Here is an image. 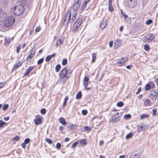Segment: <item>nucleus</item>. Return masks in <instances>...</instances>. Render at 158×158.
I'll return each instance as SVG.
<instances>
[{"instance_id":"nucleus-1","label":"nucleus","mask_w":158,"mask_h":158,"mask_svg":"<svg viewBox=\"0 0 158 158\" xmlns=\"http://www.w3.org/2000/svg\"><path fill=\"white\" fill-rule=\"evenodd\" d=\"M81 3L80 0H78L73 5L72 7L73 12L68 10L66 12L63 19L64 22L66 24L72 22L75 19L77 13V11Z\"/></svg>"},{"instance_id":"nucleus-2","label":"nucleus","mask_w":158,"mask_h":158,"mask_svg":"<svg viewBox=\"0 0 158 158\" xmlns=\"http://www.w3.org/2000/svg\"><path fill=\"white\" fill-rule=\"evenodd\" d=\"M24 11L23 6L21 5L16 6L11 9V13L16 15H19L23 14Z\"/></svg>"},{"instance_id":"nucleus-3","label":"nucleus","mask_w":158,"mask_h":158,"mask_svg":"<svg viewBox=\"0 0 158 158\" xmlns=\"http://www.w3.org/2000/svg\"><path fill=\"white\" fill-rule=\"evenodd\" d=\"M15 21L14 17L10 16L6 18L4 22V25L6 27H10L13 25Z\"/></svg>"},{"instance_id":"nucleus-4","label":"nucleus","mask_w":158,"mask_h":158,"mask_svg":"<svg viewBox=\"0 0 158 158\" xmlns=\"http://www.w3.org/2000/svg\"><path fill=\"white\" fill-rule=\"evenodd\" d=\"M124 3L128 7L133 8L137 3V0H124Z\"/></svg>"},{"instance_id":"nucleus-5","label":"nucleus","mask_w":158,"mask_h":158,"mask_svg":"<svg viewBox=\"0 0 158 158\" xmlns=\"http://www.w3.org/2000/svg\"><path fill=\"white\" fill-rule=\"evenodd\" d=\"M82 23V20L81 19H77L73 25V29L74 31H76L80 28Z\"/></svg>"},{"instance_id":"nucleus-6","label":"nucleus","mask_w":158,"mask_h":158,"mask_svg":"<svg viewBox=\"0 0 158 158\" xmlns=\"http://www.w3.org/2000/svg\"><path fill=\"white\" fill-rule=\"evenodd\" d=\"M67 69L65 68L63 69L60 72L59 76L61 78H64V77L66 78V79H68L69 76L67 75L66 76L67 73Z\"/></svg>"},{"instance_id":"nucleus-7","label":"nucleus","mask_w":158,"mask_h":158,"mask_svg":"<svg viewBox=\"0 0 158 158\" xmlns=\"http://www.w3.org/2000/svg\"><path fill=\"white\" fill-rule=\"evenodd\" d=\"M122 41L120 39H117L114 43V47L116 49L118 48L121 45Z\"/></svg>"},{"instance_id":"nucleus-8","label":"nucleus","mask_w":158,"mask_h":158,"mask_svg":"<svg viewBox=\"0 0 158 158\" xmlns=\"http://www.w3.org/2000/svg\"><path fill=\"white\" fill-rule=\"evenodd\" d=\"M119 114L118 112H117L115 114L114 117L111 120L110 122L112 123H115L119 121L120 119Z\"/></svg>"},{"instance_id":"nucleus-9","label":"nucleus","mask_w":158,"mask_h":158,"mask_svg":"<svg viewBox=\"0 0 158 158\" xmlns=\"http://www.w3.org/2000/svg\"><path fill=\"white\" fill-rule=\"evenodd\" d=\"M107 19L105 18H103L100 24V28L102 29H104L107 25Z\"/></svg>"},{"instance_id":"nucleus-10","label":"nucleus","mask_w":158,"mask_h":158,"mask_svg":"<svg viewBox=\"0 0 158 158\" xmlns=\"http://www.w3.org/2000/svg\"><path fill=\"white\" fill-rule=\"evenodd\" d=\"M89 78L86 77H85L83 80V85L85 87V88L86 90H89L90 88H87V86L88 84Z\"/></svg>"},{"instance_id":"nucleus-11","label":"nucleus","mask_w":158,"mask_h":158,"mask_svg":"<svg viewBox=\"0 0 158 158\" xmlns=\"http://www.w3.org/2000/svg\"><path fill=\"white\" fill-rule=\"evenodd\" d=\"M7 16V13L4 11H2V13L0 14V22L2 21Z\"/></svg>"},{"instance_id":"nucleus-12","label":"nucleus","mask_w":158,"mask_h":158,"mask_svg":"<svg viewBox=\"0 0 158 158\" xmlns=\"http://www.w3.org/2000/svg\"><path fill=\"white\" fill-rule=\"evenodd\" d=\"M35 54V51L33 49H32L29 53V54L27 58V60H31V59L32 58Z\"/></svg>"},{"instance_id":"nucleus-13","label":"nucleus","mask_w":158,"mask_h":158,"mask_svg":"<svg viewBox=\"0 0 158 158\" xmlns=\"http://www.w3.org/2000/svg\"><path fill=\"white\" fill-rule=\"evenodd\" d=\"M64 42V40H62L60 39H58L57 40L56 44V48H57L58 46H60V45L63 44Z\"/></svg>"},{"instance_id":"nucleus-14","label":"nucleus","mask_w":158,"mask_h":158,"mask_svg":"<svg viewBox=\"0 0 158 158\" xmlns=\"http://www.w3.org/2000/svg\"><path fill=\"white\" fill-rule=\"evenodd\" d=\"M22 64V63L20 62L19 61L16 64H15L14 66L12 69V70L13 71H14L16 69H18L19 67Z\"/></svg>"},{"instance_id":"nucleus-15","label":"nucleus","mask_w":158,"mask_h":158,"mask_svg":"<svg viewBox=\"0 0 158 158\" xmlns=\"http://www.w3.org/2000/svg\"><path fill=\"white\" fill-rule=\"evenodd\" d=\"M34 66L29 67L26 70L25 73L24 74L25 76L27 75L33 69Z\"/></svg>"},{"instance_id":"nucleus-16","label":"nucleus","mask_w":158,"mask_h":158,"mask_svg":"<svg viewBox=\"0 0 158 158\" xmlns=\"http://www.w3.org/2000/svg\"><path fill=\"white\" fill-rule=\"evenodd\" d=\"M10 38L8 37H6L4 42V44L6 45H8L10 44Z\"/></svg>"},{"instance_id":"nucleus-17","label":"nucleus","mask_w":158,"mask_h":158,"mask_svg":"<svg viewBox=\"0 0 158 158\" xmlns=\"http://www.w3.org/2000/svg\"><path fill=\"white\" fill-rule=\"evenodd\" d=\"M34 122L36 125H39L41 123V120L40 118H37L35 120H34Z\"/></svg>"},{"instance_id":"nucleus-18","label":"nucleus","mask_w":158,"mask_h":158,"mask_svg":"<svg viewBox=\"0 0 158 158\" xmlns=\"http://www.w3.org/2000/svg\"><path fill=\"white\" fill-rule=\"evenodd\" d=\"M56 56L55 54H53L52 55H50L47 56L46 59L45 61L46 62L49 61L52 57H55Z\"/></svg>"},{"instance_id":"nucleus-19","label":"nucleus","mask_w":158,"mask_h":158,"mask_svg":"<svg viewBox=\"0 0 158 158\" xmlns=\"http://www.w3.org/2000/svg\"><path fill=\"white\" fill-rule=\"evenodd\" d=\"M147 35L148 37V38L151 41L153 40L155 37V35L153 34L149 33Z\"/></svg>"},{"instance_id":"nucleus-20","label":"nucleus","mask_w":158,"mask_h":158,"mask_svg":"<svg viewBox=\"0 0 158 158\" xmlns=\"http://www.w3.org/2000/svg\"><path fill=\"white\" fill-rule=\"evenodd\" d=\"M143 40L145 43L150 42V40L148 38V37L146 35L143 38Z\"/></svg>"},{"instance_id":"nucleus-21","label":"nucleus","mask_w":158,"mask_h":158,"mask_svg":"<svg viewBox=\"0 0 158 158\" xmlns=\"http://www.w3.org/2000/svg\"><path fill=\"white\" fill-rule=\"evenodd\" d=\"M59 121L63 125H66V123L64 118L62 117L60 118L59 119Z\"/></svg>"},{"instance_id":"nucleus-22","label":"nucleus","mask_w":158,"mask_h":158,"mask_svg":"<svg viewBox=\"0 0 158 158\" xmlns=\"http://www.w3.org/2000/svg\"><path fill=\"white\" fill-rule=\"evenodd\" d=\"M111 2V0H109V10L111 11L113 10V8Z\"/></svg>"},{"instance_id":"nucleus-23","label":"nucleus","mask_w":158,"mask_h":158,"mask_svg":"<svg viewBox=\"0 0 158 158\" xmlns=\"http://www.w3.org/2000/svg\"><path fill=\"white\" fill-rule=\"evenodd\" d=\"M149 117V115L147 114H143L140 116V119H143L145 118H147Z\"/></svg>"},{"instance_id":"nucleus-24","label":"nucleus","mask_w":158,"mask_h":158,"mask_svg":"<svg viewBox=\"0 0 158 158\" xmlns=\"http://www.w3.org/2000/svg\"><path fill=\"white\" fill-rule=\"evenodd\" d=\"M96 56L97 54L95 53H93L92 55V62L93 63H94L96 60Z\"/></svg>"},{"instance_id":"nucleus-25","label":"nucleus","mask_w":158,"mask_h":158,"mask_svg":"<svg viewBox=\"0 0 158 158\" xmlns=\"http://www.w3.org/2000/svg\"><path fill=\"white\" fill-rule=\"evenodd\" d=\"M7 124L6 123L3 121L2 120H0V128H2L4 125H6Z\"/></svg>"},{"instance_id":"nucleus-26","label":"nucleus","mask_w":158,"mask_h":158,"mask_svg":"<svg viewBox=\"0 0 158 158\" xmlns=\"http://www.w3.org/2000/svg\"><path fill=\"white\" fill-rule=\"evenodd\" d=\"M69 97L68 96H66L65 97V98H64V102L63 104V106H66V103L67 102L68 100L69 99Z\"/></svg>"},{"instance_id":"nucleus-27","label":"nucleus","mask_w":158,"mask_h":158,"mask_svg":"<svg viewBox=\"0 0 158 158\" xmlns=\"http://www.w3.org/2000/svg\"><path fill=\"white\" fill-rule=\"evenodd\" d=\"M87 140L86 139H84L81 140L80 141V144L81 145H85L86 144Z\"/></svg>"},{"instance_id":"nucleus-28","label":"nucleus","mask_w":158,"mask_h":158,"mask_svg":"<svg viewBox=\"0 0 158 158\" xmlns=\"http://www.w3.org/2000/svg\"><path fill=\"white\" fill-rule=\"evenodd\" d=\"M143 126H137V130L138 132H139L143 130Z\"/></svg>"},{"instance_id":"nucleus-29","label":"nucleus","mask_w":158,"mask_h":158,"mask_svg":"<svg viewBox=\"0 0 158 158\" xmlns=\"http://www.w3.org/2000/svg\"><path fill=\"white\" fill-rule=\"evenodd\" d=\"M132 135L133 134L132 133H130L129 134L126 135V139H127L131 138L132 137Z\"/></svg>"},{"instance_id":"nucleus-30","label":"nucleus","mask_w":158,"mask_h":158,"mask_svg":"<svg viewBox=\"0 0 158 158\" xmlns=\"http://www.w3.org/2000/svg\"><path fill=\"white\" fill-rule=\"evenodd\" d=\"M124 64V63L123 61H122L121 60H120L117 63V64L119 66H121L123 65Z\"/></svg>"},{"instance_id":"nucleus-31","label":"nucleus","mask_w":158,"mask_h":158,"mask_svg":"<svg viewBox=\"0 0 158 158\" xmlns=\"http://www.w3.org/2000/svg\"><path fill=\"white\" fill-rule=\"evenodd\" d=\"M151 94L154 96H156L157 95V93L156 91H151Z\"/></svg>"},{"instance_id":"nucleus-32","label":"nucleus","mask_w":158,"mask_h":158,"mask_svg":"<svg viewBox=\"0 0 158 158\" xmlns=\"http://www.w3.org/2000/svg\"><path fill=\"white\" fill-rule=\"evenodd\" d=\"M81 97V93L80 92H78L76 95V98L77 99H80Z\"/></svg>"},{"instance_id":"nucleus-33","label":"nucleus","mask_w":158,"mask_h":158,"mask_svg":"<svg viewBox=\"0 0 158 158\" xmlns=\"http://www.w3.org/2000/svg\"><path fill=\"white\" fill-rule=\"evenodd\" d=\"M150 88V85L148 84H147L145 86V89L146 91H148L149 90Z\"/></svg>"},{"instance_id":"nucleus-34","label":"nucleus","mask_w":158,"mask_h":158,"mask_svg":"<svg viewBox=\"0 0 158 158\" xmlns=\"http://www.w3.org/2000/svg\"><path fill=\"white\" fill-rule=\"evenodd\" d=\"M87 3V2H84L82 4L81 7V9L82 10H83L85 8Z\"/></svg>"},{"instance_id":"nucleus-35","label":"nucleus","mask_w":158,"mask_h":158,"mask_svg":"<svg viewBox=\"0 0 158 158\" xmlns=\"http://www.w3.org/2000/svg\"><path fill=\"white\" fill-rule=\"evenodd\" d=\"M131 117V114H127L125 115L124 116V118L126 119H128L130 118Z\"/></svg>"},{"instance_id":"nucleus-36","label":"nucleus","mask_w":158,"mask_h":158,"mask_svg":"<svg viewBox=\"0 0 158 158\" xmlns=\"http://www.w3.org/2000/svg\"><path fill=\"white\" fill-rule=\"evenodd\" d=\"M144 49L146 51H148L149 50V46L147 44H145L144 45Z\"/></svg>"},{"instance_id":"nucleus-37","label":"nucleus","mask_w":158,"mask_h":158,"mask_svg":"<svg viewBox=\"0 0 158 158\" xmlns=\"http://www.w3.org/2000/svg\"><path fill=\"white\" fill-rule=\"evenodd\" d=\"M60 68V66L59 64H58L56 67V70L57 72H58Z\"/></svg>"},{"instance_id":"nucleus-38","label":"nucleus","mask_w":158,"mask_h":158,"mask_svg":"<svg viewBox=\"0 0 158 158\" xmlns=\"http://www.w3.org/2000/svg\"><path fill=\"white\" fill-rule=\"evenodd\" d=\"M45 140L47 143L50 144H51L52 143V140L46 138Z\"/></svg>"},{"instance_id":"nucleus-39","label":"nucleus","mask_w":158,"mask_h":158,"mask_svg":"<svg viewBox=\"0 0 158 158\" xmlns=\"http://www.w3.org/2000/svg\"><path fill=\"white\" fill-rule=\"evenodd\" d=\"M67 60L66 59H64L62 60V64L64 65H65L67 64Z\"/></svg>"},{"instance_id":"nucleus-40","label":"nucleus","mask_w":158,"mask_h":158,"mask_svg":"<svg viewBox=\"0 0 158 158\" xmlns=\"http://www.w3.org/2000/svg\"><path fill=\"white\" fill-rule=\"evenodd\" d=\"M91 128L89 127L88 126H85L84 127V129L83 131H90L91 130Z\"/></svg>"},{"instance_id":"nucleus-41","label":"nucleus","mask_w":158,"mask_h":158,"mask_svg":"<svg viewBox=\"0 0 158 158\" xmlns=\"http://www.w3.org/2000/svg\"><path fill=\"white\" fill-rule=\"evenodd\" d=\"M123 105V103L122 102H119L117 104V105L118 107H121Z\"/></svg>"},{"instance_id":"nucleus-42","label":"nucleus","mask_w":158,"mask_h":158,"mask_svg":"<svg viewBox=\"0 0 158 158\" xmlns=\"http://www.w3.org/2000/svg\"><path fill=\"white\" fill-rule=\"evenodd\" d=\"M61 147V144L60 143H57L56 144V148L58 149H59Z\"/></svg>"},{"instance_id":"nucleus-43","label":"nucleus","mask_w":158,"mask_h":158,"mask_svg":"<svg viewBox=\"0 0 158 158\" xmlns=\"http://www.w3.org/2000/svg\"><path fill=\"white\" fill-rule=\"evenodd\" d=\"M152 21L151 19H148V20L146 22V24L147 25H148L151 23H152Z\"/></svg>"},{"instance_id":"nucleus-44","label":"nucleus","mask_w":158,"mask_h":158,"mask_svg":"<svg viewBox=\"0 0 158 158\" xmlns=\"http://www.w3.org/2000/svg\"><path fill=\"white\" fill-rule=\"evenodd\" d=\"M8 107V104L5 105L3 106V110H6L7 109Z\"/></svg>"},{"instance_id":"nucleus-45","label":"nucleus","mask_w":158,"mask_h":158,"mask_svg":"<svg viewBox=\"0 0 158 158\" xmlns=\"http://www.w3.org/2000/svg\"><path fill=\"white\" fill-rule=\"evenodd\" d=\"M157 109H153L152 110V115L153 116H154L155 115H156V111Z\"/></svg>"},{"instance_id":"nucleus-46","label":"nucleus","mask_w":158,"mask_h":158,"mask_svg":"<svg viewBox=\"0 0 158 158\" xmlns=\"http://www.w3.org/2000/svg\"><path fill=\"white\" fill-rule=\"evenodd\" d=\"M41 113L43 114H44L46 112V110L45 109H42L40 110Z\"/></svg>"},{"instance_id":"nucleus-47","label":"nucleus","mask_w":158,"mask_h":158,"mask_svg":"<svg viewBox=\"0 0 158 158\" xmlns=\"http://www.w3.org/2000/svg\"><path fill=\"white\" fill-rule=\"evenodd\" d=\"M74 127H77V126L76 125H73L71 124L70 125L69 127V129H73L74 128Z\"/></svg>"},{"instance_id":"nucleus-48","label":"nucleus","mask_w":158,"mask_h":158,"mask_svg":"<svg viewBox=\"0 0 158 158\" xmlns=\"http://www.w3.org/2000/svg\"><path fill=\"white\" fill-rule=\"evenodd\" d=\"M19 136H16L13 139V140L16 141H18L19 139Z\"/></svg>"},{"instance_id":"nucleus-49","label":"nucleus","mask_w":158,"mask_h":158,"mask_svg":"<svg viewBox=\"0 0 158 158\" xmlns=\"http://www.w3.org/2000/svg\"><path fill=\"white\" fill-rule=\"evenodd\" d=\"M121 60L124 63L127 60V58L126 57H122Z\"/></svg>"},{"instance_id":"nucleus-50","label":"nucleus","mask_w":158,"mask_h":158,"mask_svg":"<svg viewBox=\"0 0 158 158\" xmlns=\"http://www.w3.org/2000/svg\"><path fill=\"white\" fill-rule=\"evenodd\" d=\"M43 60H44L43 58H41V59H40V60H39L37 62L38 64H40L42 63L43 62Z\"/></svg>"},{"instance_id":"nucleus-51","label":"nucleus","mask_w":158,"mask_h":158,"mask_svg":"<svg viewBox=\"0 0 158 158\" xmlns=\"http://www.w3.org/2000/svg\"><path fill=\"white\" fill-rule=\"evenodd\" d=\"M78 143V142H75L73 143V144H72V148H74L75 147L76 145Z\"/></svg>"},{"instance_id":"nucleus-52","label":"nucleus","mask_w":158,"mask_h":158,"mask_svg":"<svg viewBox=\"0 0 158 158\" xmlns=\"http://www.w3.org/2000/svg\"><path fill=\"white\" fill-rule=\"evenodd\" d=\"M30 141V139L29 138H27L24 141V143H28Z\"/></svg>"},{"instance_id":"nucleus-53","label":"nucleus","mask_w":158,"mask_h":158,"mask_svg":"<svg viewBox=\"0 0 158 158\" xmlns=\"http://www.w3.org/2000/svg\"><path fill=\"white\" fill-rule=\"evenodd\" d=\"M87 113V111L86 110H83L82 111V114L84 115H86Z\"/></svg>"},{"instance_id":"nucleus-54","label":"nucleus","mask_w":158,"mask_h":158,"mask_svg":"<svg viewBox=\"0 0 158 158\" xmlns=\"http://www.w3.org/2000/svg\"><path fill=\"white\" fill-rule=\"evenodd\" d=\"M145 101L147 104L148 105H149L151 102L150 100L148 99H146Z\"/></svg>"},{"instance_id":"nucleus-55","label":"nucleus","mask_w":158,"mask_h":158,"mask_svg":"<svg viewBox=\"0 0 158 158\" xmlns=\"http://www.w3.org/2000/svg\"><path fill=\"white\" fill-rule=\"evenodd\" d=\"M16 48V52L17 53H18L20 50V46H18Z\"/></svg>"},{"instance_id":"nucleus-56","label":"nucleus","mask_w":158,"mask_h":158,"mask_svg":"<svg viewBox=\"0 0 158 158\" xmlns=\"http://www.w3.org/2000/svg\"><path fill=\"white\" fill-rule=\"evenodd\" d=\"M40 30V27H37L35 29V31L37 32H39Z\"/></svg>"},{"instance_id":"nucleus-57","label":"nucleus","mask_w":158,"mask_h":158,"mask_svg":"<svg viewBox=\"0 0 158 158\" xmlns=\"http://www.w3.org/2000/svg\"><path fill=\"white\" fill-rule=\"evenodd\" d=\"M113 45V42L110 41V42L109 46L110 47H112Z\"/></svg>"},{"instance_id":"nucleus-58","label":"nucleus","mask_w":158,"mask_h":158,"mask_svg":"<svg viewBox=\"0 0 158 158\" xmlns=\"http://www.w3.org/2000/svg\"><path fill=\"white\" fill-rule=\"evenodd\" d=\"M22 146L23 148H25L26 147V143H24V142H23L22 144Z\"/></svg>"},{"instance_id":"nucleus-59","label":"nucleus","mask_w":158,"mask_h":158,"mask_svg":"<svg viewBox=\"0 0 158 158\" xmlns=\"http://www.w3.org/2000/svg\"><path fill=\"white\" fill-rule=\"evenodd\" d=\"M5 85V84L3 83H0V88L3 87Z\"/></svg>"},{"instance_id":"nucleus-60","label":"nucleus","mask_w":158,"mask_h":158,"mask_svg":"<svg viewBox=\"0 0 158 158\" xmlns=\"http://www.w3.org/2000/svg\"><path fill=\"white\" fill-rule=\"evenodd\" d=\"M104 144V142L102 140H101L100 142H99V145L100 146H102V145H103Z\"/></svg>"},{"instance_id":"nucleus-61","label":"nucleus","mask_w":158,"mask_h":158,"mask_svg":"<svg viewBox=\"0 0 158 158\" xmlns=\"http://www.w3.org/2000/svg\"><path fill=\"white\" fill-rule=\"evenodd\" d=\"M9 117H4V119L5 121H7L9 119Z\"/></svg>"},{"instance_id":"nucleus-62","label":"nucleus","mask_w":158,"mask_h":158,"mask_svg":"<svg viewBox=\"0 0 158 158\" xmlns=\"http://www.w3.org/2000/svg\"><path fill=\"white\" fill-rule=\"evenodd\" d=\"M69 140V138H66L64 140V141L65 142H68Z\"/></svg>"},{"instance_id":"nucleus-63","label":"nucleus","mask_w":158,"mask_h":158,"mask_svg":"<svg viewBox=\"0 0 158 158\" xmlns=\"http://www.w3.org/2000/svg\"><path fill=\"white\" fill-rule=\"evenodd\" d=\"M72 72V70H68V73L69 74H71Z\"/></svg>"},{"instance_id":"nucleus-64","label":"nucleus","mask_w":158,"mask_h":158,"mask_svg":"<svg viewBox=\"0 0 158 158\" xmlns=\"http://www.w3.org/2000/svg\"><path fill=\"white\" fill-rule=\"evenodd\" d=\"M123 27L122 26H121L120 28V29H119V31H122L123 30Z\"/></svg>"}]
</instances>
